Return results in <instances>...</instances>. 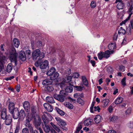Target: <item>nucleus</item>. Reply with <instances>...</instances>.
<instances>
[{
    "label": "nucleus",
    "instance_id": "nucleus-34",
    "mask_svg": "<svg viewBox=\"0 0 133 133\" xmlns=\"http://www.w3.org/2000/svg\"><path fill=\"white\" fill-rule=\"evenodd\" d=\"M92 120L90 119H87L84 121V124L85 125L88 126L91 124Z\"/></svg>",
    "mask_w": 133,
    "mask_h": 133
},
{
    "label": "nucleus",
    "instance_id": "nucleus-27",
    "mask_svg": "<svg viewBox=\"0 0 133 133\" xmlns=\"http://www.w3.org/2000/svg\"><path fill=\"white\" fill-rule=\"evenodd\" d=\"M104 52H100L98 54V57L100 60L102 59L103 58H104Z\"/></svg>",
    "mask_w": 133,
    "mask_h": 133
},
{
    "label": "nucleus",
    "instance_id": "nucleus-19",
    "mask_svg": "<svg viewBox=\"0 0 133 133\" xmlns=\"http://www.w3.org/2000/svg\"><path fill=\"white\" fill-rule=\"evenodd\" d=\"M14 103L12 102L10 103L9 105V109L10 112H11L12 111L14 110L15 108L14 107Z\"/></svg>",
    "mask_w": 133,
    "mask_h": 133
},
{
    "label": "nucleus",
    "instance_id": "nucleus-54",
    "mask_svg": "<svg viewBox=\"0 0 133 133\" xmlns=\"http://www.w3.org/2000/svg\"><path fill=\"white\" fill-rule=\"evenodd\" d=\"M107 70L108 71V73H110L112 72L113 71V69L112 68L110 67H109L108 68Z\"/></svg>",
    "mask_w": 133,
    "mask_h": 133
},
{
    "label": "nucleus",
    "instance_id": "nucleus-32",
    "mask_svg": "<svg viewBox=\"0 0 133 133\" xmlns=\"http://www.w3.org/2000/svg\"><path fill=\"white\" fill-rule=\"evenodd\" d=\"M108 48L110 50H112L116 47L115 44L114 43H112L109 44L108 45Z\"/></svg>",
    "mask_w": 133,
    "mask_h": 133
},
{
    "label": "nucleus",
    "instance_id": "nucleus-49",
    "mask_svg": "<svg viewBox=\"0 0 133 133\" xmlns=\"http://www.w3.org/2000/svg\"><path fill=\"white\" fill-rule=\"evenodd\" d=\"M57 100L61 102H63L64 101V99L63 96L62 95H60L59 98Z\"/></svg>",
    "mask_w": 133,
    "mask_h": 133
},
{
    "label": "nucleus",
    "instance_id": "nucleus-11",
    "mask_svg": "<svg viewBox=\"0 0 133 133\" xmlns=\"http://www.w3.org/2000/svg\"><path fill=\"white\" fill-rule=\"evenodd\" d=\"M120 25L121 26L120 24ZM121 26H122L120 27L118 29V34L119 35H124L126 33V31L124 29V28L126 26V25H125V27L124 26L123 24Z\"/></svg>",
    "mask_w": 133,
    "mask_h": 133
},
{
    "label": "nucleus",
    "instance_id": "nucleus-50",
    "mask_svg": "<svg viewBox=\"0 0 133 133\" xmlns=\"http://www.w3.org/2000/svg\"><path fill=\"white\" fill-rule=\"evenodd\" d=\"M131 109L130 108L128 109L125 111V114L126 115L130 114L131 112Z\"/></svg>",
    "mask_w": 133,
    "mask_h": 133
},
{
    "label": "nucleus",
    "instance_id": "nucleus-52",
    "mask_svg": "<svg viewBox=\"0 0 133 133\" xmlns=\"http://www.w3.org/2000/svg\"><path fill=\"white\" fill-rule=\"evenodd\" d=\"M91 6L92 8H95L96 6V2L94 1H92L91 3Z\"/></svg>",
    "mask_w": 133,
    "mask_h": 133
},
{
    "label": "nucleus",
    "instance_id": "nucleus-53",
    "mask_svg": "<svg viewBox=\"0 0 133 133\" xmlns=\"http://www.w3.org/2000/svg\"><path fill=\"white\" fill-rule=\"evenodd\" d=\"M125 80L126 78H124L122 79L121 82L122 85L124 86L126 85Z\"/></svg>",
    "mask_w": 133,
    "mask_h": 133
},
{
    "label": "nucleus",
    "instance_id": "nucleus-6",
    "mask_svg": "<svg viewBox=\"0 0 133 133\" xmlns=\"http://www.w3.org/2000/svg\"><path fill=\"white\" fill-rule=\"evenodd\" d=\"M40 68L41 69H45L47 67H49V62L46 60L42 62L39 65Z\"/></svg>",
    "mask_w": 133,
    "mask_h": 133
},
{
    "label": "nucleus",
    "instance_id": "nucleus-62",
    "mask_svg": "<svg viewBox=\"0 0 133 133\" xmlns=\"http://www.w3.org/2000/svg\"><path fill=\"white\" fill-rule=\"evenodd\" d=\"M129 27H130L131 29H133V20L131 21Z\"/></svg>",
    "mask_w": 133,
    "mask_h": 133
},
{
    "label": "nucleus",
    "instance_id": "nucleus-2",
    "mask_svg": "<svg viewBox=\"0 0 133 133\" xmlns=\"http://www.w3.org/2000/svg\"><path fill=\"white\" fill-rule=\"evenodd\" d=\"M17 54L16 51L15 49L13 48L10 51L9 54V57L11 62L14 61L16 64V58Z\"/></svg>",
    "mask_w": 133,
    "mask_h": 133
},
{
    "label": "nucleus",
    "instance_id": "nucleus-30",
    "mask_svg": "<svg viewBox=\"0 0 133 133\" xmlns=\"http://www.w3.org/2000/svg\"><path fill=\"white\" fill-rule=\"evenodd\" d=\"M123 99L122 98L119 97L117 98L116 100L115 103L116 104H118L122 102Z\"/></svg>",
    "mask_w": 133,
    "mask_h": 133
},
{
    "label": "nucleus",
    "instance_id": "nucleus-46",
    "mask_svg": "<svg viewBox=\"0 0 133 133\" xmlns=\"http://www.w3.org/2000/svg\"><path fill=\"white\" fill-rule=\"evenodd\" d=\"M72 77L71 76H69L66 77V80L65 81L66 83H69L71 80Z\"/></svg>",
    "mask_w": 133,
    "mask_h": 133
},
{
    "label": "nucleus",
    "instance_id": "nucleus-8",
    "mask_svg": "<svg viewBox=\"0 0 133 133\" xmlns=\"http://www.w3.org/2000/svg\"><path fill=\"white\" fill-rule=\"evenodd\" d=\"M11 114H13V118L14 119H17L19 117V112L18 109L16 108L14 110L12 111L11 112H10Z\"/></svg>",
    "mask_w": 133,
    "mask_h": 133
},
{
    "label": "nucleus",
    "instance_id": "nucleus-25",
    "mask_svg": "<svg viewBox=\"0 0 133 133\" xmlns=\"http://www.w3.org/2000/svg\"><path fill=\"white\" fill-rule=\"evenodd\" d=\"M119 2L117 5V8L119 10L123 9L124 5V4L122 2Z\"/></svg>",
    "mask_w": 133,
    "mask_h": 133
},
{
    "label": "nucleus",
    "instance_id": "nucleus-20",
    "mask_svg": "<svg viewBox=\"0 0 133 133\" xmlns=\"http://www.w3.org/2000/svg\"><path fill=\"white\" fill-rule=\"evenodd\" d=\"M48 124H44L43 125V128L44 131L48 133L50 130V128L49 126L47 125Z\"/></svg>",
    "mask_w": 133,
    "mask_h": 133
},
{
    "label": "nucleus",
    "instance_id": "nucleus-48",
    "mask_svg": "<svg viewBox=\"0 0 133 133\" xmlns=\"http://www.w3.org/2000/svg\"><path fill=\"white\" fill-rule=\"evenodd\" d=\"M82 128V126L81 124H79L77 129L76 131V132H78Z\"/></svg>",
    "mask_w": 133,
    "mask_h": 133
},
{
    "label": "nucleus",
    "instance_id": "nucleus-21",
    "mask_svg": "<svg viewBox=\"0 0 133 133\" xmlns=\"http://www.w3.org/2000/svg\"><path fill=\"white\" fill-rule=\"evenodd\" d=\"M109 102V100L108 99H105L102 100L101 103L103 104V106L104 107H106L108 105Z\"/></svg>",
    "mask_w": 133,
    "mask_h": 133
},
{
    "label": "nucleus",
    "instance_id": "nucleus-9",
    "mask_svg": "<svg viewBox=\"0 0 133 133\" xmlns=\"http://www.w3.org/2000/svg\"><path fill=\"white\" fill-rule=\"evenodd\" d=\"M56 121L58 123V125L61 127H64L66 124V123L63 120L58 117L55 118Z\"/></svg>",
    "mask_w": 133,
    "mask_h": 133
},
{
    "label": "nucleus",
    "instance_id": "nucleus-5",
    "mask_svg": "<svg viewBox=\"0 0 133 133\" xmlns=\"http://www.w3.org/2000/svg\"><path fill=\"white\" fill-rule=\"evenodd\" d=\"M5 57L3 56L2 53L0 51V72L1 71L2 67L4 63Z\"/></svg>",
    "mask_w": 133,
    "mask_h": 133
},
{
    "label": "nucleus",
    "instance_id": "nucleus-18",
    "mask_svg": "<svg viewBox=\"0 0 133 133\" xmlns=\"http://www.w3.org/2000/svg\"><path fill=\"white\" fill-rule=\"evenodd\" d=\"M113 51H109V50H107L104 52V58H108L110 56V55L112 54L113 53Z\"/></svg>",
    "mask_w": 133,
    "mask_h": 133
},
{
    "label": "nucleus",
    "instance_id": "nucleus-40",
    "mask_svg": "<svg viewBox=\"0 0 133 133\" xmlns=\"http://www.w3.org/2000/svg\"><path fill=\"white\" fill-rule=\"evenodd\" d=\"M131 28L129 26L126 29L125 33L127 34L128 35H130L131 34Z\"/></svg>",
    "mask_w": 133,
    "mask_h": 133
},
{
    "label": "nucleus",
    "instance_id": "nucleus-22",
    "mask_svg": "<svg viewBox=\"0 0 133 133\" xmlns=\"http://www.w3.org/2000/svg\"><path fill=\"white\" fill-rule=\"evenodd\" d=\"M82 79L84 85L87 87L88 85V83L86 77L85 76H82Z\"/></svg>",
    "mask_w": 133,
    "mask_h": 133
},
{
    "label": "nucleus",
    "instance_id": "nucleus-45",
    "mask_svg": "<svg viewBox=\"0 0 133 133\" xmlns=\"http://www.w3.org/2000/svg\"><path fill=\"white\" fill-rule=\"evenodd\" d=\"M25 126L29 128L30 132L33 131V128L30 124H28Z\"/></svg>",
    "mask_w": 133,
    "mask_h": 133
},
{
    "label": "nucleus",
    "instance_id": "nucleus-26",
    "mask_svg": "<svg viewBox=\"0 0 133 133\" xmlns=\"http://www.w3.org/2000/svg\"><path fill=\"white\" fill-rule=\"evenodd\" d=\"M101 117L99 115H97L96 116V117L94 118V120L96 123H99L101 119Z\"/></svg>",
    "mask_w": 133,
    "mask_h": 133
},
{
    "label": "nucleus",
    "instance_id": "nucleus-35",
    "mask_svg": "<svg viewBox=\"0 0 133 133\" xmlns=\"http://www.w3.org/2000/svg\"><path fill=\"white\" fill-rule=\"evenodd\" d=\"M73 89V88L72 87L68 86L66 87L65 90L66 92L70 93L72 92Z\"/></svg>",
    "mask_w": 133,
    "mask_h": 133
},
{
    "label": "nucleus",
    "instance_id": "nucleus-42",
    "mask_svg": "<svg viewBox=\"0 0 133 133\" xmlns=\"http://www.w3.org/2000/svg\"><path fill=\"white\" fill-rule=\"evenodd\" d=\"M72 77L74 78H78L79 76V74L78 72H74L72 75Z\"/></svg>",
    "mask_w": 133,
    "mask_h": 133
},
{
    "label": "nucleus",
    "instance_id": "nucleus-58",
    "mask_svg": "<svg viewBox=\"0 0 133 133\" xmlns=\"http://www.w3.org/2000/svg\"><path fill=\"white\" fill-rule=\"evenodd\" d=\"M100 109V108L99 107H96L95 106L94 107V111H96L97 110L99 111Z\"/></svg>",
    "mask_w": 133,
    "mask_h": 133
},
{
    "label": "nucleus",
    "instance_id": "nucleus-31",
    "mask_svg": "<svg viewBox=\"0 0 133 133\" xmlns=\"http://www.w3.org/2000/svg\"><path fill=\"white\" fill-rule=\"evenodd\" d=\"M12 65L11 63H9L7 67V70L8 72H10L12 69Z\"/></svg>",
    "mask_w": 133,
    "mask_h": 133
},
{
    "label": "nucleus",
    "instance_id": "nucleus-16",
    "mask_svg": "<svg viewBox=\"0 0 133 133\" xmlns=\"http://www.w3.org/2000/svg\"><path fill=\"white\" fill-rule=\"evenodd\" d=\"M52 82L51 79H46L43 81L42 84L43 85H47L52 84Z\"/></svg>",
    "mask_w": 133,
    "mask_h": 133
},
{
    "label": "nucleus",
    "instance_id": "nucleus-57",
    "mask_svg": "<svg viewBox=\"0 0 133 133\" xmlns=\"http://www.w3.org/2000/svg\"><path fill=\"white\" fill-rule=\"evenodd\" d=\"M125 69V68L123 66H121L119 67V70L122 71H124Z\"/></svg>",
    "mask_w": 133,
    "mask_h": 133
},
{
    "label": "nucleus",
    "instance_id": "nucleus-4",
    "mask_svg": "<svg viewBox=\"0 0 133 133\" xmlns=\"http://www.w3.org/2000/svg\"><path fill=\"white\" fill-rule=\"evenodd\" d=\"M34 123L36 128L37 129L40 126L41 122V118L39 116H37L34 118Z\"/></svg>",
    "mask_w": 133,
    "mask_h": 133
},
{
    "label": "nucleus",
    "instance_id": "nucleus-29",
    "mask_svg": "<svg viewBox=\"0 0 133 133\" xmlns=\"http://www.w3.org/2000/svg\"><path fill=\"white\" fill-rule=\"evenodd\" d=\"M34 116L33 114H29L26 117V120L31 121L33 118H34Z\"/></svg>",
    "mask_w": 133,
    "mask_h": 133
},
{
    "label": "nucleus",
    "instance_id": "nucleus-47",
    "mask_svg": "<svg viewBox=\"0 0 133 133\" xmlns=\"http://www.w3.org/2000/svg\"><path fill=\"white\" fill-rule=\"evenodd\" d=\"M46 90L49 91H51L54 90L53 87L52 86H48L47 87Z\"/></svg>",
    "mask_w": 133,
    "mask_h": 133
},
{
    "label": "nucleus",
    "instance_id": "nucleus-33",
    "mask_svg": "<svg viewBox=\"0 0 133 133\" xmlns=\"http://www.w3.org/2000/svg\"><path fill=\"white\" fill-rule=\"evenodd\" d=\"M77 102L81 105H83L85 103V101L80 97H78L77 99Z\"/></svg>",
    "mask_w": 133,
    "mask_h": 133
},
{
    "label": "nucleus",
    "instance_id": "nucleus-13",
    "mask_svg": "<svg viewBox=\"0 0 133 133\" xmlns=\"http://www.w3.org/2000/svg\"><path fill=\"white\" fill-rule=\"evenodd\" d=\"M45 108L49 112H51L53 110V108L52 107L47 103H45L43 105Z\"/></svg>",
    "mask_w": 133,
    "mask_h": 133
},
{
    "label": "nucleus",
    "instance_id": "nucleus-14",
    "mask_svg": "<svg viewBox=\"0 0 133 133\" xmlns=\"http://www.w3.org/2000/svg\"><path fill=\"white\" fill-rule=\"evenodd\" d=\"M5 124L7 125H9L12 122V117L10 115H8L7 117L5 118Z\"/></svg>",
    "mask_w": 133,
    "mask_h": 133
},
{
    "label": "nucleus",
    "instance_id": "nucleus-3",
    "mask_svg": "<svg viewBox=\"0 0 133 133\" xmlns=\"http://www.w3.org/2000/svg\"><path fill=\"white\" fill-rule=\"evenodd\" d=\"M133 8V7L131 5L130 8L127 11L128 13L129 14V16L125 20L122 21L120 23V25H122L123 24L124 25V26H125V23L129 19H130V18L131 17V15L132 14V10Z\"/></svg>",
    "mask_w": 133,
    "mask_h": 133
},
{
    "label": "nucleus",
    "instance_id": "nucleus-36",
    "mask_svg": "<svg viewBox=\"0 0 133 133\" xmlns=\"http://www.w3.org/2000/svg\"><path fill=\"white\" fill-rule=\"evenodd\" d=\"M46 100L48 102L50 103H55L53 98L52 97H47L46 98Z\"/></svg>",
    "mask_w": 133,
    "mask_h": 133
},
{
    "label": "nucleus",
    "instance_id": "nucleus-12",
    "mask_svg": "<svg viewBox=\"0 0 133 133\" xmlns=\"http://www.w3.org/2000/svg\"><path fill=\"white\" fill-rule=\"evenodd\" d=\"M56 70V69L54 67H52L46 72V74L48 76H52L55 72Z\"/></svg>",
    "mask_w": 133,
    "mask_h": 133
},
{
    "label": "nucleus",
    "instance_id": "nucleus-15",
    "mask_svg": "<svg viewBox=\"0 0 133 133\" xmlns=\"http://www.w3.org/2000/svg\"><path fill=\"white\" fill-rule=\"evenodd\" d=\"M19 57L20 59L23 61H25L26 60V57L25 52L21 51L19 53Z\"/></svg>",
    "mask_w": 133,
    "mask_h": 133
},
{
    "label": "nucleus",
    "instance_id": "nucleus-43",
    "mask_svg": "<svg viewBox=\"0 0 133 133\" xmlns=\"http://www.w3.org/2000/svg\"><path fill=\"white\" fill-rule=\"evenodd\" d=\"M52 75L53 76V78L52 79H55L57 78L59 76V74L57 72H55Z\"/></svg>",
    "mask_w": 133,
    "mask_h": 133
},
{
    "label": "nucleus",
    "instance_id": "nucleus-61",
    "mask_svg": "<svg viewBox=\"0 0 133 133\" xmlns=\"http://www.w3.org/2000/svg\"><path fill=\"white\" fill-rule=\"evenodd\" d=\"M118 37V35L117 34H115L113 37V39L114 40L116 41Z\"/></svg>",
    "mask_w": 133,
    "mask_h": 133
},
{
    "label": "nucleus",
    "instance_id": "nucleus-28",
    "mask_svg": "<svg viewBox=\"0 0 133 133\" xmlns=\"http://www.w3.org/2000/svg\"><path fill=\"white\" fill-rule=\"evenodd\" d=\"M66 82L63 81L59 84L60 87L63 89H65L67 86L65 84Z\"/></svg>",
    "mask_w": 133,
    "mask_h": 133
},
{
    "label": "nucleus",
    "instance_id": "nucleus-63",
    "mask_svg": "<svg viewBox=\"0 0 133 133\" xmlns=\"http://www.w3.org/2000/svg\"><path fill=\"white\" fill-rule=\"evenodd\" d=\"M60 95H57L56 94H55L54 95V98L58 100Z\"/></svg>",
    "mask_w": 133,
    "mask_h": 133
},
{
    "label": "nucleus",
    "instance_id": "nucleus-24",
    "mask_svg": "<svg viewBox=\"0 0 133 133\" xmlns=\"http://www.w3.org/2000/svg\"><path fill=\"white\" fill-rule=\"evenodd\" d=\"M25 114L23 109H22L19 112V117L20 118H23L25 116Z\"/></svg>",
    "mask_w": 133,
    "mask_h": 133
},
{
    "label": "nucleus",
    "instance_id": "nucleus-44",
    "mask_svg": "<svg viewBox=\"0 0 133 133\" xmlns=\"http://www.w3.org/2000/svg\"><path fill=\"white\" fill-rule=\"evenodd\" d=\"M35 45L38 47H41L42 46V42L40 41H38L36 42Z\"/></svg>",
    "mask_w": 133,
    "mask_h": 133
},
{
    "label": "nucleus",
    "instance_id": "nucleus-59",
    "mask_svg": "<svg viewBox=\"0 0 133 133\" xmlns=\"http://www.w3.org/2000/svg\"><path fill=\"white\" fill-rule=\"evenodd\" d=\"M129 127L131 128H133V122H130L128 124Z\"/></svg>",
    "mask_w": 133,
    "mask_h": 133
},
{
    "label": "nucleus",
    "instance_id": "nucleus-41",
    "mask_svg": "<svg viewBox=\"0 0 133 133\" xmlns=\"http://www.w3.org/2000/svg\"><path fill=\"white\" fill-rule=\"evenodd\" d=\"M74 87L76 88V90L78 91H81L83 89L84 87L83 86L82 87L80 86H75Z\"/></svg>",
    "mask_w": 133,
    "mask_h": 133
},
{
    "label": "nucleus",
    "instance_id": "nucleus-10",
    "mask_svg": "<svg viewBox=\"0 0 133 133\" xmlns=\"http://www.w3.org/2000/svg\"><path fill=\"white\" fill-rule=\"evenodd\" d=\"M24 109L26 112H28L30 109V105L29 102L27 101H25L23 104Z\"/></svg>",
    "mask_w": 133,
    "mask_h": 133
},
{
    "label": "nucleus",
    "instance_id": "nucleus-17",
    "mask_svg": "<svg viewBox=\"0 0 133 133\" xmlns=\"http://www.w3.org/2000/svg\"><path fill=\"white\" fill-rule=\"evenodd\" d=\"M7 116L6 115V109L4 108L2 110L1 114V118L3 119H5L7 117Z\"/></svg>",
    "mask_w": 133,
    "mask_h": 133
},
{
    "label": "nucleus",
    "instance_id": "nucleus-1",
    "mask_svg": "<svg viewBox=\"0 0 133 133\" xmlns=\"http://www.w3.org/2000/svg\"><path fill=\"white\" fill-rule=\"evenodd\" d=\"M45 55L43 52L41 53L40 50L37 49L34 51L32 54V56L33 59H36L37 58L39 57L40 59H42L44 57Z\"/></svg>",
    "mask_w": 133,
    "mask_h": 133
},
{
    "label": "nucleus",
    "instance_id": "nucleus-55",
    "mask_svg": "<svg viewBox=\"0 0 133 133\" xmlns=\"http://www.w3.org/2000/svg\"><path fill=\"white\" fill-rule=\"evenodd\" d=\"M68 99L69 101L72 103H74L75 102L76 100L75 99H73L70 97H68Z\"/></svg>",
    "mask_w": 133,
    "mask_h": 133
},
{
    "label": "nucleus",
    "instance_id": "nucleus-23",
    "mask_svg": "<svg viewBox=\"0 0 133 133\" xmlns=\"http://www.w3.org/2000/svg\"><path fill=\"white\" fill-rule=\"evenodd\" d=\"M13 44L15 47L18 48L19 44V41L17 39L14 38L13 40Z\"/></svg>",
    "mask_w": 133,
    "mask_h": 133
},
{
    "label": "nucleus",
    "instance_id": "nucleus-56",
    "mask_svg": "<svg viewBox=\"0 0 133 133\" xmlns=\"http://www.w3.org/2000/svg\"><path fill=\"white\" fill-rule=\"evenodd\" d=\"M127 38H125L123 39V41L122 43V45H124L127 43Z\"/></svg>",
    "mask_w": 133,
    "mask_h": 133
},
{
    "label": "nucleus",
    "instance_id": "nucleus-39",
    "mask_svg": "<svg viewBox=\"0 0 133 133\" xmlns=\"http://www.w3.org/2000/svg\"><path fill=\"white\" fill-rule=\"evenodd\" d=\"M56 109L57 112L61 115H64L65 113L63 111L60 110L59 108H57Z\"/></svg>",
    "mask_w": 133,
    "mask_h": 133
},
{
    "label": "nucleus",
    "instance_id": "nucleus-38",
    "mask_svg": "<svg viewBox=\"0 0 133 133\" xmlns=\"http://www.w3.org/2000/svg\"><path fill=\"white\" fill-rule=\"evenodd\" d=\"M65 105L66 107L70 109H72L73 108V106L71 104L69 103H66L65 104Z\"/></svg>",
    "mask_w": 133,
    "mask_h": 133
},
{
    "label": "nucleus",
    "instance_id": "nucleus-60",
    "mask_svg": "<svg viewBox=\"0 0 133 133\" xmlns=\"http://www.w3.org/2000/svg\"><path fill=\"white\" fill-rule=\"evenodd\" d=\"M20 85L19 84L17 85L16 88V90L17 92H19L20 91Z\"/></svg>",
    "mask_w": 133,
    "mask_h": 133
},
{
    "label": "nucleus",
    "instance_id": "nucleus-51",
    "mask_svg": "<svg viewBox=\"0 0 133 133\" xmlns=\"http://www.w3.org/2000/svg\"><path fill=\"white\" fill-rule=\"evenodd\" d=\"M22 133H29V131L28 128H25L22 129Z\"/></svg>",
    "mask_w": 133,
    "mask_h": 133
},
{
    "label": "nucleus",
    "instance_id": "nucleus-7",
    "mask_svg": "<svg viewBox=\"0 0 133 133\" xmlns=\"http://www.w3.org/2000/svg\"><path fill=\"white\" fill-rule=\"evenodd\" d=\"M48 116L50 118V119L51 120L52 119V117L50 115H48V113L45 112V114L43 115L42 116V119L44 122V124H48L49 122V120L47 119V117H46V116Z\"/></svg>",
    "mask_w": 133,
    "mask_h": 133
},
{
    "label": "nucleus",
    "instance_id": "nucleus-64",
    "mask_svg": "<svg viewBox=\"0 0 133 133\" xmlns=\"http://www.w3.org/2000/svg\"><path fill=\"white\" fill-rule=\"evenodd\" d=\"M108 110L110 112H111L113 110L112 107V106H110L108 108Z\"/></svg>",
    "mask_w": 133,
    "mask_h": 133
},
{
    "label": "nucleus",
    "instance_id": "nucleus-37",
    "mask_svg": "<svg viewBox=\"0 0 133 133\" xmlns=\"http://www.w3.org/2000/svg\"><path fill=\"white\" fill-rule=\"evenodd\" d=\"M111 121L114 122L116 121L117 119V116H113L109 118Z\"/></svg>",
    "mask_w": 133,
    "mask_h": 133
}]
</instances>
